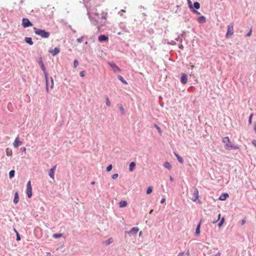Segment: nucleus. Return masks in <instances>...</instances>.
<instances>
[{"instance_id":"1","label":"nucleus","mask_w":256,"mask_h":256,"mask_svg":"<svg viewBox=\"0 0 256 256\" xmlns=\"http://www.w3.org/2000/svg\"><path fill=\"white\" fill-rule=\"evenodd\" d=\"M222 141L224 144V148L227 150H238L240 148L238 146L233 144L228 136L224 138Z\"/></svg>"},{"instance_id":"2","label":"nucleus","mask_w":256,"mask_h":256,"mask_svg":"<svg viewBox=\"0 0 256 256\" xmlns=\"http://www.w3.org/2000/svg\"><path fill=\"white\" fill-rule=\"evenodd\" d=\"M34 29L35 30V34L41 36L42 38H48L50 36V32H46L45 30L42 29H38L36 28H34Z\"/></svg>"},{"instance_id":"3","label":"nucleus","mask_w":256,"mask_h":256,"mask_svg":"<svg viewBox=\"0 0 256 256\" xmlns=\"http://www.w3.org/2000/svg\"><path fill=\"white\" fill-rule=\"evenodd\" d=\"M38 64L40 66V68H42V70L43 71V72L44 74L46 81V90L47 92H48L49 84H48V73L46 71V69L44 64L42 60H40L38 62Z\"/></svg>"},{"instance_id":"4","label":"nucleus","mask_w":256,"mask_h":256,"mask_svg":"<svg viewBox=\"0 0 256 256\" xmlns=\"http://www.w3.org/2000/svg\"><path fill=\"white\" fill-rule=\"evenodd\" d=\"M88 15L89 16V18L92 22V24H94V26H98V18H99V17H98V14H96V17H92V16H90V12L88 10Z\"/></svg>"},{"instance_id":"5","label":"nucleus","mask_w":256,"mask_h":256,"mask_svg":"<svg viewBox=\"0 0 256 256\" xmlns=\"http://www.w3.org/2000/svg\"><path fill=\"white\" fill-rule=\"evenodd\" d=\"M22 25L24 28L31 26H32V24L30 21L27 18H23L22 20Z\"/></svg>"},{"instance_id":"6","label":"nucleus","mask_w":256,"mask_h":256,"mask_svg":"<svg viewBox=\"0 0 256 256\" xmlns=\"http://www.w3.org/2000/svg\"><path fill=\"white\" fill-rule=\"evenodd\" d=\"M234 24L233 23H231L228 26V30L226 34V36L228 38L230 36H232L234 34Z\"/></svg>"},{"instance_id":"7","label":"nucleus","mask_w":256,"mask_h":256,"mask_svg":"<svg viewBox=\"0 0 256 256\" xmlns=\"http://www.w3.org/2000/svg\"><path fill=\"white\" fill-rule=\"evenodd\" d=\"M26 194L28 198L32 196V188L30 181H28L26 184Z\"/></svg>"},{"instance_id":"8","label":"nucleus","mask_w":256,"mask_h":256,"mask_svg":"<svg viewBox=\"0 0 256 256\" xmlns=\"http://www.w3.org/2000/svg\"><path fill=\"white\" fill-rule=\"evenodd\" d=\"M198 191L197 188H194L192 193V200H193L194 202H196L197 200H198Z\"/></svg>"},{"instance_id":"9","label":"nucleus","mask_w":256,"mask_h":256,"mask_svg":"<svg viewBox=\"0 0 256 256\" xmlns=\"http://www.w3.org/2000/svg\"><path fill=\"white\" fill-rule=\"evenodd\" d=\"M138 230H139V228H138L134 227L130 230L129 232H128L127 233L130 236H132V235H134V234H137L138 232Z\"/></svg>"},{"instance_id":"10","label":"nucleus","mask_w":256,"mask_h":256,"mask_svg":"<svg viewBox=\"0 0 256 256\" xmlns=\"http://www.w3.org/2000/svg\"><path fill=\"white\" fill-rule=\"evenodd\" d=\"M22 144V142L20 140L18 136L17 138H16L13 143V146L14 148H16L19 146H21Z\"/></svg>"},{"instance_id":"11","label":"nucleus","mask_w":256,"mask_h":256,"mask_svg":"<svg viewBox=\"0 0 256 256\" xmlns=\"http://www.w3.org/2000/svg\"><path fill=\"white\" fill-rule=\"evenodd\" d=\"M56 168V166H54L50 170L49 176L52 179H54V173H55Z\"/></svg>"},{"instance_id":"12","label":"nucleus","mask_w":256,"mask_h":256,"mask_svg":"<svg viewBox=\"0 0 256 256\" xmlns=\"http://www.w3.org/2000/svg\"><path fill=\"white\" fill-rule=\"evenodd\" d=\"M108 64L114 72H118L120 70V68L114 63L109 62Z\"/></svg>"},{"instance_id":"13","label":"nucleus","mask_w":256,"mask_h":256,"mask_svg":"<svg viewBox=\"0 0 256 256\" xmlns=\"http://www.w3.org/2000/svg\"><path fill=\"white\" fill-rule=\"evenodd\" d=\"M188 82L187 76L183 74L180 78V82L182 84H186Z\"/></svg>"},{"instance_id":"14","label":"nucleus","mask_w":256,"mask_h":256,"mask_svg":"<svg viewBox=\"0 0 256 256\" xmlns=\"http://www.w3.org/2000/svg\"><path fill=\"white\" fill-rule=\"evenodd\" d=\"M60 49L58 48H55L54 50H50L49 52L51 53L52 56H56L60 52Z\"/></svg>"},{"instance_id":"15","label":"nucleus","mask_w":256,"mask_h":256,"mask_svg":"<svg viewBox=\"0 0 256 256\" xmlns=\"http://www.w3.org/2000/svg\"><path fill=\"white\" fill-rule=\"evenodd\" d=\"M136 164L135 162H131L129 166V170L131 172H132L134 170V169L136 167Z\"/></svg>"},{"instance_id":"16","label":"nucleus","mask_w":256,"mask_h":256,"mask_svg":"<svg viewBox=\"0 0 256 256\" xmlns=\"http://www.w3.org/2000/svg\"><path fill=\"white\" fill-rule=\"evenodd\" d=\"M24 41L30 45H32L34 44L32 38L30 37H26L24 39Z\"/></svg>"},{"instance_id":"17","label":"nucleus","mask_w":256,"mask_h":256,"mask_svg":"<svg viewBox=\"0 0 256 256\" xmlns=\"http://www.w3.org/2000/svg\"><path fill=\"white\" fill-rule=\"evenodd\" d=\"M198 22L200 23L203 24L206 22V18L204 16H200L198 20Z\"/></svg>"},{"instance_id":"18","label":"nucleus","mask_w":256,"mask_h":256,"mask_svg":"<svg viewBox=\"0 0 256 256\" xmlns=\"http://www.w3.org/2000/svg\"><path fill=\"white\" fill-rule=\"evenodd\" d=\"M108 37L104 35H100L98 36V40L100 42L106 41L108 40Z\"/></svg>"},{"instance_id":"19","label":"nucleus","mask_w":256,"mask_h":256,"mask_svg":"<svg viewBox=\"0 0 256 256\" xmlns=\"http://www.w3.org/2000/svg\"><path fill=\"white\" fill-rule=\"evenodd\" d=\"M228 196V194H221V196L219 198V200H224L226 199V198Z\"/></svg>"},{"instance_id":"20","label":"nucleus","mask_w":256,"mask_h":256,"mask_svg":"<svg viewBox=\"0 0 256 256\" xmlns=\"http://www.w3.org/2000/svg\"><path fill=\"white\" fill-rule=\"evenodd\" d=\"M128 204L126 201V200H122L119 203V206L120 208H124L126 207Z\"/></svg>"},{"instance_id":"21","label":"nucleus","mask_w":256,"mask_h":256,"mask_svg":"<svg viewBox=\"0 0 256 256\" xmlns=\"http://www.w3.org/2000/svg\"><path fill=\"white\" fill-rule=\"evenodd\" d=\"M18 200H19V197H18V192H16L14 194V202L15 204H17L18 202Z\"/></svg>"},{"instance_id":"22","label":"nucleus","mask_w":256,"mask_h":256,"mask_svg":"<svg viewBox=\"0 0 256 256\" xmlns=\"http://www.w3.org/2000/svg\"><path fill=\"white\" fill-rule=\"evenodd\" d=\"M174 154L178 160L181 164L184 163V160L183 158L180 156L179 155H178L176 153L174 152Z\"/></svg>"},{"instance_id":"23","label":"nucleus","mask_w":256,"mask_h":256,"mask_svg":"<svg viewBox=\"0 0 256 256\" xmlns=\"http://www.w3.org/2000/svg\"><path fill=\"white\" fill-rule=\"evenodd\" d=\"M200 223L198 224L196 230V235L198 236L200 234Z\"/></svg>"},{"instance_id":"24","label":"nucleus","mask_w":256,"mask_h":256,"mask_svg":"<svg viewBox=\"0 0 256 256\" xmlns=\"http://www.w3.org/2000/svg\"><path fill=\"white\" fill-rule=\"evenodd\" d=\"M6 155L8 156H12V150L9 148H6Z\"/></svg>"},{"instance_id":"25","label":"nucleus","mask_w":256,"mask_h":256,"mask_svg":"<svg viewBox=\"0 0 256 256\" xmlns=\"http://www.w3.org/2000/svg\"><path fill=\"white\" fill-rule=\"evenodd\" d=\"M164 166L168 170H170V168H172V166H171L170 164V162H165V163L164 164Z\"/></svg>"},{"instance_id":"26","label":"nucleus","mask_w":256,"mask_h":256,"mask_svg":"<svg viewBox=\"0 0 256 256\" xmlns=\"http://www.w3.org/2000/svg\"><path fill=\"white\" fill-rule=\"evenodd\" d=\"M193 7L196 8V10L199 9L200 8V3L198 2H194L192 6V8Z\"/></svg>"},{"instance_id":"27","label":"nucleus","mask_w":256,"mask_h":256,"mask_svg":"<svg viewBox=\"0 0 256 256\" xmlns=\"http://www.w3.org/2000/svg\"><path fill=\"white\" fill-rule=\"evenodd\" d=\"M118 79L124 84H127V82L124 80L122 76H118Z\"/></svg>"},{"instance_id":"28","label":"nucleus","mask_w":256,"mask_h":256,"mask_svg":"<svg viewBox=\"0 0 256 256\" xmlns=\"http://www.w3.org/2000/svg\"><path fill=\"white\" fill-rule=\"evenodd\" d=\"M15 171L14 170H11L9 172V176L10 178H12L14 176Z\"/></svg>"},{"instance_id":"29","label":"nucleus","mask_w":256,"mask_h":256,"mask_svg":"<svg viewBox=\"0 0 256 256\" xmlns=\"http://www.w3.org/2000/svg\"><path fill=\"white\" fill-rule=\"evenodd\" d=\"M105 98H106V106H110V102L108 99V96H106Z\"/></svg>"},{"instance_id":"30","label":"nucleus","mask_w":256,"mask_h":256,"mask_svg":"<svg viewBox=\"0 0 256 256\" xmlns=\"http://www.w3.org/2000/svg\"><path fill=\"white\" fill-rule=\"evenodd\" d=\"M152 189L153 188L152 186H149L146 190V194H150L152 192Z\"/></svg>"},{"instance_id":"31","label":"nucleus","mask_w":256,"mask_h":256,"mask_svg":"<svg viewBox=\"0 0 256 256\" xmlns=\"http://www.w3.org/2000/svg\"><path fill=\"white\" fill-rule=\"evenodd\" d=\"M113 242V240L112 238H110V239L106 240L105 241V244L107 245L110 244L112 243Z\"/></svg>"},{"instance_id":"32","label":"nucleus","mask_w":256,"mask_h":256,"mask_svg":"<svg viewBox=\"0 0 256 256\" xmlns=\"http://www.w3.org/2000/svg\"><path fill=\"white\" fill-rule=\"evenodd\" d=\"M119 108H120V110L122 113V114H124L125 112H124V108L122 107V105H120V106H119Z\"/></svg>"},{"instance_id":"33","label":"nucleus","mask_w":256,"mask_h":256,"mask_svg":"<svg viewBox=\"0 0 256 256\" xmlns=\"http://www.w3.org/2000/svg\"><path fill=\"white\" fill-rule=\"evenodd\" d=\"M154 126L158 130V132L160 134H162V132L160 126H158L157 124H154Z\"/></svg>"},{"instance_id":"34","label":"nucleus","mask_w":256,"mask_h":256,"mask_svg":"<svg viewBox=\"0 0 256 256\" xmlns=\"http://www.w3.org/2000/svg\"><path fill=\"white\" fill-rule=\"evenodd\" d=\"M62 234H55L53 235V237L54 238H59L60 237L62 236Z\"/></svg>"},{"instance_id":"35","label":"nucleus","mask_w":256,"mask_h":256,"mask_svg":"<svg viewBox=\"0 0 256 256\" xmlns=\"http://www.w3.org/2000/svg\"><path fill=\"white\" fill-rule=\"evenodd\" d=\"M78 60H74V68H76L78 66Z\"/></svg>"},{"instance_id":"36","label":"nucleus","mask_w":256,"mask_h":256,"mask_svg":"<svg viewBox=\"0 0 256 256\" xmlns=\"http://www.w3.org/2000/svg\"><path fill=\"white\" fill-rule=\"evenodd\" d=\"M50 88L51 89H52L53 88H54V80H53V78L52 77L50 78Z\"/></svg>"},{"instance_id":"37","label":"nucleus","mask_w":256,"mask_h":256,"mask_svg":"<svg viewBox=\"0 0 256 256\" xmlns=\"http://www.w3.org/2000/svg\"><path fill=\"white\" fill-rule=\"evenodd\" d=\"M224 221V218H222L221 219L220 222L218 225V227H220L223 224Z\"/></svg>"},{"instance_id":"38","label":"nucleus","mask_w":256,"mask_h":256,"mask_svg":"<svg viewBox=\"0 0 256 256\" xmlns=\"http://www.w3.org/2000/svg\"><path fill=\"white\" fill-rule=\"evenodd\" d=\"M112 164H110L106 168V171L107 172H110L112 170Z\"/></svg>"},{"instance_id":"39","label":"nucleus","mask_w":256,"mask_h":256,"mask_svg":"<svg viewBox=\"0 0 256 256\" xmlns=\"http://www.w3.org/2000/svg\"><path fill=\"white\" fill-rule=\"evenodd\" d=\"M83 38H84V37L83 36H82L80 37V38H78L76 39V41L78 42V43H80L82 42V41L83 40Z\"/></svg>"},{"instance_id":"40","label":"nucleus","mask_w":256,"mask_h":256,"mask_svg":"<svg viewBox=\"0 0 256 256\" xmlns=\"http://www.w3.org/2000/svg\"><path fill=\"white\" fill-rule=\"evenodd\" d=\"M252 116H253V114H251L250 115V116H249L248 123L250 124H252Z\"/></svg>"},{"instance_id":"41","label":"nucleus","mask_w":256,"mask_h":256,"mask_svg":"<svg viewBox=\"0 0 256 256\" xmlns=\"http://www.w3.org/2000/svg\"><path fill=\"white\" fill-rule=\"evenodd\" d=\"M188 4L190 8H192V2L190 1V0H188Z\"/></svg>"},{"instance_id":"42","label":"nucleus","mask_w":256,"mask_h":256,"mask_svg":"<svg viewBox=\"0 0 256 256\" xmlns=\"http://www.w3.org/2000/svg\"><path fill=\"white\" fill-rule=\"evenodd\" d=\"M246 218H243V220H242V222H241V224L242 225H244L245 224H246Z\"/></svg>"},{"instance_id":"43","label":"nucleus","mask_w":256,"mask_h":256,"mask_svg":"<svg viewBox=\"0 0 256 256\" xmlns=\"http://www.w3.org/2000/svg\"><path fill=\"white\" fill-rule=\"evenodd\" d=\"M16 240H20V236L19 234L18 233V232H16Z\"/></svg>"},{"instance_id":"44","label":"nucleus","mask_w":256,"mask_h":256,"mask_svg":"<svg viewBox=\"0 0 256 256\" xmlns=\"http://www.w3.org/2000/svg\"><path fill=\"white\" fill-rule=\"evenodd\" d=\"M118 174H115L112 176V178L113 179H116L118 177Z\"/></svg>"},{"instance_id":"45","label":"nucleus","mask_w":256,"mask_h":256,"mask_svg":"<svg viewBox=\"0 0 256 256\" xmlns=\"http://www.w3.org/2000/svg\"><path fill=\"white\" fill-rule=\"evenodd\" d=\"M80 75L81 77H84V71L81 72Z\"/></svg>"},{"instance_id":"46","label":"nucleus","mask_w":256,"mask_h":256,"mask_svg":"<svg viewBox=\"0 0 256 256\" xmlns=\"http://www.w3.org/2000/svg\"><path fill=\"white\" fill-rule=\"evenodd\" d=\"M252 30L246 34V36H250L252 34Z\"/></svg>"},{"instance_id":"47","label":"nucleus","mask_w":256,"mask_h":256,"mask_svg":"<svg viewBox=\"0 0 256 256\" xmlns=\"http://www.w3.org/2000/svg\"><path fill=\"white\" fill-rule=\"evenodd\" d=\"M192 12H194L195 14H200V13L198 11H197L196 10H195L194 9H193L192 10Z\"/></svg>"},{"instance_id":"48","label":"nucleus","mask_w":256,"mask_h":256,"mask_svg":"<svg viewBox=\"0 0 256 256\" xmlns=\"http://www.w3.org/2000/svg\"><path fill=\"white\" fill-rule=\"evenodd\" d=\"M20 150H21L22 152H26V148H24V147L21 148H20Z\"/></svg>"},{"instance_id":"49","label":"nucleus","mask_w":256,"mask_h":256,"mask_svg":"<svg viewBox=\"0 0 256 256\" xmlns=\"http://www.w3.org/2000/svg\"><path fill=\"white\" fill-rule=\"evenodd\" d=\"M252 142L256 147V140H254Z\"/></svg>"},{"instance_id":"50","label":"nucleus","mask_w":256,"mask_h":256,"mask_svg":"<svg viewBox=\"0 0 256 256\" xmlns=\"http://www.w3.org/2000/svg\"><path fill=\"white\" fill-rule=\"evenodd\" d=\"M166 201V200L165 198H163L162 199L161 201H160V203L161 204H163L164 202Z\"/></svg>"},{"instance_id":"51","label":"nucleus","mask_w":256,"mask_h":256,"mask_svg":"<svg viewBox=\"0 0 256 256\" xmlns=\"http://www.w3.org/2000/svg\"><path fill=\"white\" fill-rule=\"evenodd\" d=\"M184 252H180V253L178 254V256H184Z\"/></svg>"},{"instance_id":"52","label":"nucleus","mask_w":256,"mask_h":256,"mask_svg":"<svg viewBox=\"0 0 256 256\" xmlns=\"http://www.w3.org/2000/svg\"><path fill=\"white\" fill-rule=\"evenodd\" d=\"M170 182H172L174 181V178L172 176H170Z\"/></svg>"},{"instance_id":"53","label":"nucleus","mask_w":256,"mask_h":256,"mask_svg":"<svg viewBox=\"0 0 256 256\" xmlns=\"http://www.w3.org/2000/svg\"><path fill=\"white\" fill-rule=\"evenodd\" d=\"M214 256H220V252H218L216 254H215Z\"/></svg>"},{"instance_id":"54","label":"nucleus","mask_w":256,"mask_h":256,"mask_svg":"<svg viewBox=\"0 0 256 256\" xmlns=\"http://www.w3.org/2000/svg\"><path fill=\"white\" fill-rule=\"evenodd\" d=\"M220 214H219L218 215V220H220Z\"/></svg>"},{"instance_id":"55","label":"nucleus","mask_w":256,"mask_h":256,"mask_svg":"<svg viewBox=\"0 0 256 256\" xmlns=\"http://www.w3.org/2000/svg\"><path fill=\"white\" fill-rule=\"evenodd\" d=\"M254 130L255 132H256V124H254Z\"/></svg>"},{"instance_id":"56","label":"nucleus","mask_w":256,"mask_h":256,"mask_svg":"<svg viewBox=\"0 0 256 256\" xmlns=\"http://www.w3.org/2000/svg\"><path fill=\"white\" fill-rule=\"evenodd\" d=\"M95 184V182L94 181H92V182H91V184Z\"/></svg>"},{"instance_id":"57","label":"nucleus","mask_w":256,"mask_h":256,"mask_svg":"<svg viewBox=\"0 0 256 256\" xmlns=\"http://www.w3.org/2000/svg\"><path fill=\"white\" fill-rule=\"evenodd\" d=\"M152 212H153V210H151L150 212V214H152Z\"/></svg>"},{"instance_id":"58","label":"nucleus","mask_w":256,"mask_h":256,"mask_svg":"<svg viewBox=\"0 0 256 256\" xmlns=\"http://www.w3.org/2000/svg\"><path fill=\"white\" fill-rule=\"evenodd\" d=\"M14 232H15L16 234V232H17V230H16V228H14Z\"/></svg>"},{"instance_id":"59","label":"nucleus","mask_w":256,"mask_h":256,"mask_svg":"<svg viewBox=\"0 0 256 256\" xmlns=\"http://www.w3.org/2000/svg\"><path fill=\"white\" fill-rule=\"evenodd\" d=\"M102 18H104V19H106V17H105L104 16H102Z\"/></svg>"},{"instance_id":"60","label":"nucleus","mask_w":256,"mask_h":256,"mask_svg":"<svg viewBox=\"0 0 256 256\" xmlns=\"http://www.w3.org/2000/svg\"><path fill=\"white\" fill-rule=\"evenodd\" d=\"M142 232H140V234H139V235H140H140H141V234H142Z\"/></svg>"},{"instance_id":"61","label":"nucleus","mask_w":256,"mask_h":256,"mask_svg":"<svg viewBox=\"0 0 256 256\" xmlns=\"http://www.w3.org/2000/svg\"><path fill=\"white\" fill-rule=\"evenodd\" d=\"M194 66H192V68H194Z\"/></svg>"},{"instance_id":"62","label":"nucleus","mask_w":256,"mask_h":256,"mask_svg":"<svg viewBox=\"0 0 256 256\" xmlns=\"http://www.w3.org/2000/svg\"><path fill=\"white\" fill-rule=\"evenodd\" d=\"M186 254H187L188 255V254H189L188 252L186 253Z\"/></svg>"}]
</instances>
